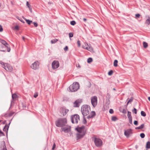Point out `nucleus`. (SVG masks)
<instances>
[{"label": "nucleus", "instance_id": "f257e3e1", "mask_svg": "<svg viewBox=\"0 0 150 150\" xmlns=\"http://www.w3.org/2000/svg\"><path fill=\"white\" fill-rule=\"evenodd\" d=\"M85 127L82 126L79 128H76V129L79 132L76 134L77 140L82 138L86 133V131L84 129Z\"/></svg>", "mask_w": 150, "mask_h": 150}, {"label": "nucleus", "instance_id": "f03ea898", "mask_svg": "<svg viewBox=\"0 0 150 150\" xmlns=\"http://www.w3.org/2000/svg\"><path fill=\"white\" fill-rule=\"evenodd\" d=\"M55 125L58 127H62L65 126L67 123V120L66 118H61L55 122Z\"/></svg>", "mask_w": 150, "mask_h": 150}, {"label": "nucleus", "instance_id": "7ed1b4c3", "mask_svg": "<svg viewBox=\"0 0 150 150\" xmlns=\"http://www.w3.org/2000/svg\"><path fill=\"white\" fill-rule=\"evenodd\" d=\"M90 111L89 106L87 105H84L81 108V111L83 116H85L88 114Z\"/></svg>", "mask_w": 150, "mask_h": 150}, {"label": "nucleus", "instance_id": "20e7f679", "mask_svg": "<svg viewBox=\"0 0 150 150\" xmlns=\"http://www.w3.org/2000/svg\"><path fill=\"white\" fill-rule=\"evenodd\" d=\"M79 85L78 83H74L73 84L70 85L69 87V89L71 92H75L79 88Z\"/></svg>", "mask_w": 150, "mask_h": 150}, {"label": "nucleus", "instance_id": "39448f33", "mask_svg": "<svg viewBox=\"0 0 150 150\" xmlns=\"http://www.w3.org/2000/svg\"><path fill=\"white\" fill-rule=\"evenodd\" d=\"M94 141L96 146L98 147H100L102 145V141L99 138H94Z\"/></svg>", "mask_w": 150, "mask_h": 150}, {"label": "nucleus", "instance_id": "423d86ee", "mask_svg": "<svg viewBox=\"0 0 150 150\" xmlns=\"http://www.w3.org/2000/svg\"><path fill=\"white\" fill-rule=\"evenodd\" d=\"M71 122L73 123L77 124L80 120L79 116L78 115H75L71 117Z\"/></svg>", "mask_w": 150, "mask_h": 150}, {"label": "nucleus", "instance_id": "0eeeda50", "mask_svg": "<svg viewBox=\"0 0 150 150\" xmlns=\"http://www.w3.org/2000/svg\"><path fill=\"white\" fill-rule=\"evenodd\" d=\"M91 102L93 106L95 107L97 104V98L96 96L92 97L91 98Z\"/></svg>", "mask_w": 150, "mask_h": 150}, {"label": "nucleus", "instance_id": "6e6552de", "mask_svg": "<svg viewBox=\"0 0 150 150\" xmlns=\"http://www.w3.org/2000/svg\"><path fill=\"white\" fill-rule=\"evenodd\" d=\"M0 42L4 45L6 47L7 49V51L9 52L10 51V48L9 45L8 43L4 40H3L0 39Z\"/></svg>", "mask_w": 150, "mask_h": 150}, {"label": "nucleus", "instance_id": "1a4fd4ad", "mask_svg": "<svg viewBox=\"0 0 150 150\" xmlns=\"http://www.w3.org/2000/svg\"><path fill=\"white\" fill-rule=\"evenodd\" d=\"M132 133V130L131 129H128L125 131L124 134L127 138L129 137Z\"/></svg>", "mask_w": 150, "mask_h": 150}, {"label": "nucleus", "instance_id": "9d476101", "mask_svg": "<svg viewBox=\"0 0 150 150\" xmlns=\"http://www.w3.org/2000/svg\"><path fill=\"white\" fill-rule=\"evenodd\" d=\"M39 66V62L38 61L35 62L34 63H33L31 65V68L33 69H37Z\"/></svg>", "mask_w": 150, "mask_h": 150}, {"label": "nucleus", "instance_id": "9b49d317", "mask_svg": "<svg viewBox=\"0 0 150 150\" xmlns=\"http://www.w3.org/2000/svg\"><path fill=\"white\" fill-rule=\"evenodd\" d=\"M52 67L53 69H55L59 66V63L57 61H54L52 63Z\"/></svg>", "mask_w": 150, "mask_h": 150}, {"label": "nucleus", "instance_id": "f8f14e48", "mask_svg": "<svg viewBox=\"0 0 150 150\" xmlns=\"http://www.w3.org/2000/svg\"><path fill=\"white\" fill-rule=\"evenodd\" d=\"M4 68L7 71H12V67L9 64L6 63L5 66H4Z\"/></svg>", "mask_w": 150, "mask_h": 150}, {"label": "nucleus", "instance_id": "ddd939ff", "mask_svg": "<svg viewBox=\"0 0 150 150\" xmlns=\"http://www.w3.org/2000/svg\"><path fill=\"white\" fill-rule=\"evenodd\" d=\"M69 111V110L65 108H61L60 109V113L63 116H65Z\"/></svg>", "mask_w": 150, "mask_h": 150}, {"label": "nucleus", "instance_id": "4468645a", "mask_svg": "<svg viewBox=\"0 0 150 150\" xmlns=\"http://www.w3.org/2000/svg\"><path fill=\"white\" fill-rule=\"evenodd\" d=\"M81 102H82V100L81 99L76 100L74 103V106L75 107H79V104Z\"/></svg>", "mask_w": 150, "mask_h": 150}, {"label": "nucleus", "instance_id": "2eb2a0df", "mask_svg": "<svg viewBox=\"0 0 150 150\" xmlns=\"http://www.w3.org/2000/svg\"><path fill=\"white\" fill-rule=\"evenodd\" d=\"M96 115V113L95 111H92L91 112L88 116H87V118L89 119L91 118H93Z\"/></svg>", "mask_w": 150, "mask_h": 150}, {"label": "nucleus", "instance_id": "dca6fc26", "mask_svg": "<svg viewBox=\"0 0 150 150\" xmlns=\"http://www.w3.org/2000/svg\"><path fill=\"white\" fill-rule=\"evenodd\" d=\"M11 122L9 123L8 125H6L4 126V128H3V130L4 132H6V135H7L8 131L9 128V125L10 124Z\"/></svg>", "mask_w": 150, "mask_h": 150}, {"label": "nucleus", "instance_id": "f3484780", "mask_svg": "<svg viewBox=\"0 0 150 150\" xmlns=\"http://www.w3.org/2000/svg\"><path fill=\"white\" fill-rule=\"evenodd\" d=\"M61 129L62 131L66 133L69 132L70 131V127H62Z\"/></svg>", "mask_w": 150, "mask_h": 150}, {"label": "nucleus", "instance_id": "a211bd4d", "mask_svg": "<svg viewBox=\"0 0 150 150\" xmlns=\"http://www.w3.org/2000/svg\"><path fill=\"white\" fill-rule=\"evenodd\" d=\"M86 45L87 46V47H83V48L90 51H92L93 49L92 47L88 46V44H85V46H86Z\"/></svg>", "mask_w": 150, "mask_h": 150}, {"label": "nucleus", "instance_id": "6ab92c4d", "mask_svg": "<svg viewBox=\"0 0 150 150\" xmlns=\"http://www.w3.org/2000/svg\"><path fill=\"white\" fill-rule=\"evenodd\" d=\"M2 146H1V150H7L6 147L5 145V143L4 142L2 144Z\"/></svg>", "mask_w": 150, "mask_h": 150}, {"label": "nucleus", "instance_id": "aec40b11", "mask_svg": "<svg viewBox=\"0 0 150 150\" xmlns=\"http://www.w3.org/2000/svg\"><path fill=\"white\" fill-rule=\"evenodd\" d=\"M144 126V124H142L140 126L135 127L136 129H143Z\"/></svg>", "mask_w": 150, "mask_h": 150}, {"label": "nucleus", "instance_id": "412c9836", "mask_svg": "<svg viewBox=\"0 0 150 150\" xmlns=\"http://www.w3.org/2000/svg\"><path fill=\"white\" fill-rule=\"evenodd\" d=\"M145 23L148 25H149L150 24V17L148 16V18L146 20L145 22Z\"/></svg>", "mask_w": 150, "mask_h": 150}, {"label": "nucleus", "instance_id": "4be33fe9", "mask_svg": "<svg viewBox=\"0 0 150 150\" xmlns=\"http://www.w3.org/2000/svg\"><path fill=\"white\" fill-rule=\"evenodd\" d=\"M146 148L147 149H150V142L148 141L147 142L146 145Z\"/></svg>", "mask_w": 150, "mask_h": 150}, {"label": "nucleus", "instance_id": "5701e85b", "mask_svg": "<svg viewBox=\"0 0 150 150\" xmlns=\"http://www.w3.org/2000/svg\"><path fill=\"white\" fill-rule=\"evenodd\" d=\"M127 116L128 118H132V116L131 115V112L129 111L127 112Z\"/></svg>", "mask_w": 150, "mask_h": 150}, {"label": "nucleus", "instance_id": "b1692460", "mask_svg": "<svg viewBox=\"0 0 150 150\" xmlns=\"http://www.w3.org/2000/svg\"><path fill=\"white\" fill-rule=\"evenodd\" d=\"M58 41V40L57 39H55L53 40H51V43L52 44H54L56 43Z\"/></svg>", "mask_w": 150, "mask_h": 150}, {"label": "nucleus", "instance_id": "393cba45", "mask_svg": "<svg viewBox=\"0 0 150 150\" xmlns=\"http://www.w3.org/2000/svg\"><path fill=\"white\" fill-rule=\"evenodd\" d=\"M117 60H115L114 62V66L115 67H117Z\"/></svg>", "mask_w": 150, "mask_h": 150}, {"label": "nucleus", "instance_id": "a878e982", "mask_svg": "<svg viewBox=\"0 0 150 150\" xmlns=\"http://www.w3.org/2000/svg\"><path fill=\"white\" fill-rule=\"evenodd\" d=\"M133 98L132 97H131L128 101L127 103V105L129 103H131L132 102L133 100Z\"/></svg>", "mask_w": 150, "mask_h": 150}, {"label": "nucleus", "instance_id": "bb28decb", "mask_svg": "<svg viewBox=\"0 0 150 150\" xmlns=\"http://www.w3.org/2000/svg\"><path fill=\"white\" fill-rule=\"evenodd\" d=\"M25 21L29 25H30L32 22V21H30L29 20L25 19Z\"/></svg>", "mask_w": 150, "mask_h": 150}, {"label": "nucleus", "instance_id": "cd10ccee", "mask_svg": "<svg viewBox=\"0 0 150 150\" xmlns=\"http://www.w3.org/2000/svg\"><path fill=\"white\" fill-rule=\"evenodd\" d=\"M143 45L144 47L145 48H146L148 47V44L145 42H143Z\"/></svg>", "mask_w": 150, "mask_h": 150}, {"label": "nucleus", "instance_id": "c85d7f7f", "mask_svg": "<svg viewBox=\"0 0 150 150\" xmlns=\"http://www.w3.org/2000/svg\"><path fill=\"white\" fill-rule=\"evenodd\" d=\"M141 115L144 117H145L146 116V113L143 111H142L141 112Z\"/></svg>", "mask_w": 150, "mask_h": 150}, {"label": "nucleus", "instance_id": "c756f323", "mask_svg": "<svg viewBox=\"0 0 150 150\" xmlns=\"http://www.w3.org/2000/svg\"><path fill=\"white\" fill-rule=\"evenodd\" d=\"M92 59L91 58H89L87 59V62L88 63H90L92 61Z\"/></svg>", "mask_w": 150, "mask_h": 150}, {"label": "nucleus", "instance_id": "7c9ffc66", "mask_svg": "<svg viewBox=\"0 0 150 150\" xmlns=\"http://www.w3.org/2000/svg\"><path fill=\"white\" fill-rule=\"evenodd\" d=\"M117 120V118L115 116H113L112 117V120L113 121H115Z\"/></svg>", "mask_w": 150, "mask_h": 150}, {"label": "nucleus", "instance_id": "2f4dec72", "mask_svg": "<svg viewBox=\"0 0 150 150\" xmlns=\"http://www.w3.org/2000/svg\"><path fill=\"white\" fill-rule=\"evenodd\" d=\"M17 95L16 94H13L12 95V98L13 99H16L17 97Z\"/></svg>", "mask_w": 150, "mask_h": 150}, {"label": "nucleus", "instance_id": "473e14b6", "mask_svg": "<svg viewBox=\"0 0 150 150\" xmlns=\"http://www.w3.org/2000/svg\"><path fill=\"white\" fill-rule=\"evenodd\" d=\"M70 24L72 25H74L76 24V22L75 21H71Z\"/></svg>", "mask_w": 150, "mask_h": 150}, {"label": "nucleus", "instance_id": "72a5a7b5", "mask_svg": "<svg viewBox=\"0 0 150 150\" xmlns=\"http://www.w3.org/2000/svg\"><path fill=\"white\" fill-rule=\"evenodd\" d=\"M6 63H5L1 61H0V64L2 65V67L4 68V66H5Z\"/></svg>", "mask_w": 150, "mask_h": 150}, {"label": "nucleus", "instance_id": "f704fd0d", "mask_svg": "<svg viewBox=\"0 0 150 150\" xmlns=\"http://www.w3.org/2000/svg\"><path fill=\"white\" fill-rule=\"evenodd\" d=\"M132 112L133 113H134L135 114H136L137 113V110L135 108H134V109L132 110Z\"/></svg>", "mask_w": 150, "mask_h": 150}, {"label": "nucleus", "instance_id": "c9c22d12", "mask_svg": "<svg viewBox=\"0 0 150 150\" xmlns=\"http://www.w3.org/2000/svg\"><path fill=\"white\" fill-rule=\"evenodd\" d=\"M15 113L14 112H11L9 113V116H11L13 115Z\"/></svg>", "mask_w": 150, "mask_h": 150}, {"label": "nucleus", "instance_id": "e433bc0d", "mask_svg": "<svg viewBox=\"0 0 150 150\" xmlns=\"http://www.w3.org/2000/svg\"><path fill=\"white\" fill-rule=\"evenodd\" d=\"M140 136L142 138H143L145 137V134L144 133H142L140 134Z\"/></svg>", "mask_w": 150, "mask_h": 150}, {"label": "nucleus", "instance_id": "4c0bfd02", "mask_svg": "<svg viewBox=\"0 0 150 150\" xmlns=\"http://www.w3.org/2000/svg\"><path fill=\"white\" fill-rule=\"evenodd\" d=\"M86 122H87V121H86V118L84 117V116H83V124H85Z\"/></svg>", "mask_w": 150, "mask_h": 150}, {"label": "nucleus", "instance_id": "58836bf2", "mask_svg": "<svg viewBox=\"0 0 150 150\" xmlns=\"http://www.w3.org/2000/svg\"><path fill=\"white\" fill-rule=\"evenodd\" d=\"M113 73V71L112 70H110L108 73V75H111Z\"/></svg>", "mask_w": 150, "mask_h": 150}, {"label": "nucleus", "instance_id": "ea45409f", "mask_svg": "<svg viewBox=\"0 0 150 150\" xmlns=\"http://www.w3.org/2000/svg\"><path fill=\"white\" fill-rule=\"evenodd\" d=\"M56 147V145L54 142V143L52 150H54Z\"/></svg>", "mask_w": 150, "mask_h": 150}, {"label": "nucleus", "instance_id": "a19ab883", "mask_svg": "<svg viewBox=\"0 0 150 150\" xmlns=\"http://www.w3.org/2000/svg\"><path fill=\"white\" fill-rule=\"evenodd\" d=\"M69 37L70 38H72L73 36V33H69Z\"/></svg>", "mask_w": 150, "mask_h": 150}, {"label": "nucleus", "instance_id": "79ce46f5", "mask_svg": "<svg viewBox=\"0 0 150 150\" xmlns=\"http://www.w3.org/2000/svg\"><path fill=\"white\" fill-rule=\"evenodd\" d=\"M77 44L78 47H80L81 46L80 42L79 40L77 41Z\"/></svg>", "mask_w": 150, "mask_h": 150}, {"label": "nucleus", "instance_id": "37998d69", "mask_svg": "<svg viewBox=\"0 0 150 150\" xmlns=\"http://www.w3.org/2000/svg\"><path fill=\"white\" fill-rule=\"evenodd\" d=\"M129 120V121L130 123L131 124H132V117L131 118H128Z\"/></svg>", "mask_w": 150, "mask_h": 150}, {"label": "nucleus", "instance_id": "c03bdc74", "mask_svg": "<svg viewBox=\"0 0 150 150\" xmlns=\"http://www.w3.org/2000/svg\"><path fill=\"white\" fill-rule=\"evenodd\" d=\"M68 49V47L67 46H65V47L64 48V50L65 51H67Z\"/></svg>", "mask_w": 150, "mask_h": 150}, {"label": "nucleus", "instance_id": "a18cd8bd", "mask_svg": "<svg viewBox=\"0 0 150 150\" xmlns=\"http://www.w3.org/2000/svg\"><path fill=\"white\" fill-rule=\"evenodd\" d=\"M134 124L136 125H137L138 124V122L137 121L135 120L134 121Z\"/></svg>", "mask_w": 150, "mask_h": 150}, {"label": "nucleus", "instance_id": "49530a36", "mask_svg": "<svg viewBox=\"0 0 150 150\" xmlns=\"http://www.w3.org/2000/svg\"><path fill=\"white\" fill-rule=\"evenodd\" d=\"M109 112L111 114H112L113 113V110L112 109H110L109 110Z\"/></svg>", "mask_w": 150, "mask_h": 150}, {"label": "nucleus", "instance_id": "de8ad7c7", "mask_svg": "<svg viewBox=\"0 0 150 150\" xmlns=\"http://www.w3.org/2000/svg\"><path fill=\"white\" fill-rule=\"evenodd\" d=\"M140 16V15L139 14H137L135 15V17L136 18H139Z\"/></svg>", "mask_w": 150, "mask_h": 150}, {"label": "nucleus", "instance_id": "09e8293b", "mask_svg": "<svg viewBox=\"0 0 150 150\" xmlns=\"http://www.w3.org/2000/svg\"><path fill=\"white\" fill-rule=\"evenodd\" d=\"M3 29L2 26L0 25V32H1L3 31Z\"/></svg>", "mask_w": 150, "mask_h": 150}, {"label": "nucleus", "instance_id": "8fccbe9b", "mask_svg": "<svg viewBox=\"0 0 150 150\" xmlns=\"http://www.w3.org/2000/svg\"><path fill=\"white\" fill-rule=\"evenodd\" d=\"M33 23L35 27H36L38 26V24L37 23L34 22Z\"/></svg>", "mask_w": 150, "mask_h": 150}, {"label": "nucleus", "instance_id": "3c124183", "mask_svg": "<svg viewBox=\"0 0 150 150\" xmlns=\"http://www.w3.org/2000/svg\"><path fill=\"white\" fill-rule=\"evenodd\" d=\"M26 5L29 8L30 7V5L29 4L28 2L27 1L26 2Z\"/></svg>", "mask_w": 150, "mask_h": 150}, {"label": "nucleus", "instance_id": "603ef678", "mask_svg": "<svg viewBox=\"0 0 150 150\" xmlns=\"http://www.w3.org/2000/svg\"><path fill=\"white\" fill-rule=\"evenodd\" d=\"M15 29L16 30H18L19 29V27L18 25H16L15 27Z\"/></svg>", "mask_w": 150, "mask_h": 150}, {"label": "nucleus", "instance_id": "864d4df0", "mask_svg": "<svg viewBox=\"0 0 150 150\" xmlns=\"http://www.w3.org/2000/svg\"><path fill=\"white\" fill-rule=\"evenodd\" d=\"M38 96V94L37 93H36L34 94L33 96L34 97L36 98Z\"/></svg>", "mask_w": 150, "mask_h": 150}, {"label": "nucleus", "instance_id": "5fc2aeb1", "mask_svg": "<svg viewBox=\"0 0 150 150\" xmlns=\"http://www.w3.org/2000/svg\"><path fill=\"white\" fill-rule=\"evenodd\" d=\"M29 8V9L30 10V11L31 12H32V8H31L30 7H29V8Z\"/></svg>", "mask_w": 150, "mask_h": 150}, {"label": "nucleus", "instance_id": "6e6d98bb", "mask_svg": "<svg viewBox=\"0 0 150 150\" xmlns=\"http://www.w3.org/2000/svg\"><path fill=\"white\" fill-rule=\"evenodd\" d=\"M87 20V19L85 18H83V21H86Z\"/></svg>", "mask_w": 150, "mask_h": 150}, {"label": "nucleus", "instance_id": "4d7b16f0", "mask_svg": "<svg viewBox=\"0 0 150 150\" xmlns=\"http://www.w3.org/2000/svg\"><path fill=\"white\" fill-rule=\"evenodd\" d=\"M1 51H2V52H5L6 51V50H0Z\"/></svg>", "mask_w": 150, "mask_h": 150}, {"label": "nucleus", "instance_id": "13d9d810", "mask_svg": "<svg viewBox=\"0 0 150 150\" xmlns=\"http://www.w3.org/2000/svg\"><path fill=\"white\" fill-rule=\"evenodd\" d=\"M148 100L150 101V96L148 97Z\"/></svg>", "mask_w": 150, "mask_h": 150}, {"label": "nucleus", "instance_id": "bf43d9fd", "mask_svg": "<svg viewBox=\"0 0 150 150\" xmlns=\"http://www.w3.org/2000/svg\"><path fill=\"white\" fill-rule=\"evenodd\" d=\"M22 22H23V23H24V21H23L22 20H20V19H19Z\"/></svg>", "mask_w": 150, "mask_h": 150}, {"label": "nucleus", "instance_id": "052dcab7", "mask_svg": "<svg viewBox=\"0 0 150 150\" xmlns=\"http://www.w3.org/2000/svg\"><path fill=\"white\" fill-rule=\"evenodd\" d=\"M23 40H24V37H23Z\"/></svg>", "mask_w": 150, "mask_h": 150}, {"label": "nucleus", "instance_id": "680f3d73", "mask_svg": "<svg viewBox=\"0 0 150 150\" xmlns=\"http://www.w3.org/2000/svg\"><path fill=\"white\" fill-rule=\"evenodd\" d=\"M1 6V4L0 2V7Z\"/></svg>", "mask_w": 150, "mask_h": 150}, {"label": "nucleus", "instance_id": "e2e57ef3", "mask_svg": "<svg viewBox=\"0 0 150 150\" xmlns=\"http://www.w3.org/2000/svg\"><path fill=\"white\" fill-rule=\"evenodd\" d=\"M78 67L79 68L80 67V66H79V64Z\"/></svg>", "mask_w": 150, "mask_h": 150}, {"label": "nucleus", "instance_id": "0e129e2a", "mask_svg": "<svg viewBox=\"0 0 150 150\" xmlns=\"http://www.w3.org/2000/svg\"><path fill=\"white\" fill-rule=\"evenodd\" d=\"M113 90H115V88H113Z\"/></svg>", "mask_w": 150, "mask_h": 150}, {"label": "nucleus", "instance_id": "69168bd1", "mask_svg": "<svg viewBox=\"0 0 150 150\" xmlns=\"http://www.w3.org/2000/svg\"><path fill=\"white\" fill-rule=\"evenodd\" d=\"M1 120H0V122H1Z\"/></svg>", "mask_w": 150, "mask_h": 150}]
</instances>
